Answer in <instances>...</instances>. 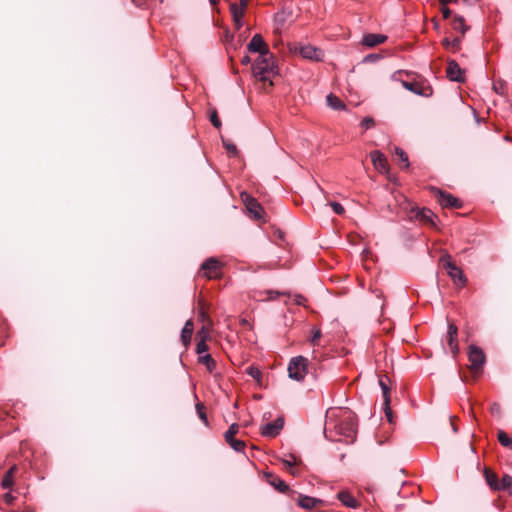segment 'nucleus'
Here are the masks:
<instances>
[{
	"mask_svg": "<svg viewBox=\"0 0 512 512\" xmlns=\"http://www.w3.org/2000/svg\"><path fill=\"white\" fill-rule=\"evenodd\" d=\"M334 430L339 436L345 439H353L356 435V422L352 411L349 409H331L326 414L325 436L327 431Z\"/></svg>",
	"mask_w": 512,
	"mask_h": 512,
	"instance_id": "1",
	"label": "nucleus"
},
{
	"mask_svg": "<svg viewBox=\"0 0 512 512\" xmlns=\"http://www.w3.org/2000/svg\"><path fill=\"white\" fill-rule=\"evenodd\" d=\"M254 77L261 82H269L272 86L271 77L278 74L274 55L271 52H264L259 55L252 66Z\"/></svg>",
	"mask_w": 512,
	"mask_h": 512,
	"instance_id": "2",
	"label": "nucleus"
},
{
	"mask_svg": "<svg viewBox=\"0 0 512 512\" xmlns=\"http://www.w3.org/2000/svg\"><path fill=\"white\" fill-rule=\"evenodd\" d=\"M440 261H441L443 267L447 270V273L450 276V278L453 280V282L456 285L463 287L466 284L467 279H466L463 271L459 267H457L455 265V263L451 260L450 255L445 254V255L441 256Z\"/></svg>",
	"mask_w": 512,
	"mask_h": 512,
	"instance_id": "3",
	"label": "nucleus"
},
{
	"mask_svg": "<svg viewBox=\"0 0 512 512\" xmlns=\"http://www.w3.org/2000/svg\"><path fill=\"white\" fill-rule=\"evenodd\" d=\"M308 359L303 356L293 357L288 365V375L291 379L302 381L307 374Z\"/></svg>",
	"mask_w": 512,
	"mask_h": 512,
	"instance_id": "4",
	"label": "nucleus"
},
{
	"mask_svg": "<svg viewBox=\"0 0 512 512\" xmlns=\"http://www.w3.org/2000/svg\"><path fill=\"white\" fill-rule=\"evenodd\" d=\"M468 358L471 363L470 369L473 372H478L482 369L486 361L485 353L481 348L476 345H470L468 351Z\"/></svg>",
	"mask_w": 512,
	"mask_h": 512,
	"instance_id": "5",
	"label": "nucleus"
},
{
	"mask_svg": "<svg viewBox=\"0 0 512 512\" xmlns=\"http://www.w3.org/2000/svg\"><path fill=\"white\" fill-rule=\"evenodd\" d=\"M433 191L442 207L460 208L462 206L461 201L453 195L438 188H434Z\"/></svg>",
	"mask_w": 512,
	"mask_h": 512,
	"instance_id": "6",
	"label": "nucleus"
},
{
	"mask_svg": "<svg viewBox=\"0 0 512 512\" xmlns=\"http://www.w3.org/2000/svg\"><path fill=\"white\" fill-rule=\"evenodd\" d=\"M241 198L249 213H251L255 219H261L263 215V208L258 201L246 192L241 193Z\"/></svg>",
	"mask_w": 512,
	"mask_h": 512,
	"instance_id": "7",
	"label": "nucleus"
},
{
	"mask_svg": "<svg viewBox=\"0 0 512 512\" xmlns=\"http://www.w3.org/2000/svg\"><path fill=\"white\" fill-rule=\"evenodd\" d=\"M401 83H402V86L406 90H408L416 95L423 96V97H430L433 94V90L430 86H423L419 82L402 81Z\"/></svg>",
	"mask_w": 512,
	"mask_h": 512,
	"instance_id": "8",
	"label": "nucleus"
},
{
	"mask_svg": "<svg viewBox=\"0 0 512 512\" xmlns=\"http://www.w3.org/2000/svg\"><path fill=\"white\" fill-rule=\"evenodd\" d=\"M299 53L303 58L314 61H321L324 57L321 49L310 44L300 46Z\"/></svg>",
	"mask_w": 512,
	"mask_h": 512,
	"instance_id": "9",
	"label": "nucleus"
},
{
	"mask_svg": "<svg viewBox=\"0 0 512 512\" xmlns=\"http://www.w3.org/2000/svg\"><path fill=\"white\" fill-rule=\"evenodd\" d=\"M221 264L216 258L207 259L202 265L201 269L204 272V275L208 278L217 277L220 272Z\"/></svg>",
	"mask_w": 512,
	"mask_h": 512,
	"instance_id": "10",
	"label": "nucleus"
},
{
	"mask_svg": "<svg viewBox=\"0 0 512 512\" xmlns=\"http://www.w3.org/2000/svg\"><path fill=\"white\" fill-rule=\"evenodd\" d=\"M284 426V421L282 418H277L273 422L265 424L261 428V434L265 437H275L279 434Z\"/></svg>",
	"mask_w": 512,
	"mask_h": 512,
	"instance_id": "11",
	"label": "nucleus"
},
{
	"mask_svg": "<svg viewBox=\"0 0 512 512\" xmlns=\"http://www.w3.org/2000/svg\"><path fill=\"white\" fill-rule=\"evenodd\" d=\"M435 217V214L430 209H418V208H411V215L410 218H415L416 220H419L425 224H431L434 225L433 218Z\"/></svg>",
	"mask_w": 512,
	"mask_h": 512,
	"instance_id": "12",
	"label": "nucleus"
},
{
	"mask_svg": "<svg viewBox=\"0 0 512 512\" xmlns=\"http://www.w3.org/2000/svg\"><path fill=\"white\" fill-rule=\"evenodd\" d=\"M247 49L252 53H259L262 55L264 52H270L267 44L264 42L260 34H255L249 42Z\"/></svg>",
	"mask_w": 512,
	"mask_h": 512,
	"instance_id": "13",
	"label": "nucleus"
},
{
	"mask_svg": "<svg viewBox=\"0 0 512 512\" xmlns=\"http://www.w3.org/2000/svg\"><path fill=\"white\" fill-rule=\"evenodd\" d=\"M457 326L453 323L448 324V331L446 336V342L450 351L456 355L459 352V346L457 342Z\"/></svg>",
	"mask_w": 512,
	"mask_h": 512,
	"instance_id": "14",
	"label": "nucleus"
},
{
	"mask_svg": "<svg viewBox=\"0 0 512 512\" xmlns=\"http://www.w3.org/2000/svg\"><path fill=\"white\" fill-rule=\"evenodd\" d=\"M447 77L454 82H464L462 69L455 60H450L447 66Z\"/></svg>",
	"mask_w": 512,
	"mask_h": 512,
	"instance_id": "15",
	"label": "nucleus"
},
{
	"mask_svg": "<svg viewBox=\"0 0 512 512\" xmlns=\"http://www.w3.org/2000/svg\"><path fill=\"white\" fill-rule=\"evenodd\" d=\"M371 161L375 167L380 172H386L388 170V163L385 156L380 151H372L370 153Z\"/></svg>",
	"mask_w": 512,
	"mask_h": 512,
	"instance_id": "16",
	"label": "nucleus"
},
{
	"mask_svg": "<svg viewBox=\"0 0 512 512\" xmlns=\"http://www.w3.org/2000/svg\"><path fill=\"white\" fill-rule=\"evenodd\" d=\"M337 499L346 507L356 509L360 506V502L354 498L347 490H342L337 494Z\"/></svg>",
	"mask_w": 512,
	"mask_h": 512,
	"instance_id": "17",
	"label": "nucleus"
},
{
	"mask_svg": "<svg viewBox=\"0 0 512 512\" xmlns=\"http://www.w3.org/2000/svg\"><path fill=\"white\" fill-rule=\"evenodd\" d=\"M379 385L382 389V394H383V400H384V411H385V414L388 418V420L391 422L392 421V411L390 409V389L388 387V385L384 382V380L382 378L379 379Z\"/></svg>",
	"mask_w": 512,
	"mask_h": 512,
	"instance_id": "18",
	"label": "nucleus"
},
{
	"mask_svg": "<svg viewBox=\"0 0 512 512\" xmlns=\"http://www.w3.org/2000/svg\"><path fill=\"white\" fill-rule=\"evenodd\" d=\"M321 503L322 500L307 495H300L298 498V505L307 510L313 509Z\"/></svg>",
	"mask_w": 512,
	"mask_h": 512,
	"instance_id": "19",
	"label": "nucleus"
},
{
	"mask_svg": "<svg viewBox=\"0 0 512 512\" xmlns=\"http://www.w3.org/2000/svg\"><path fill=\"white\" fill-rule=\"evenodd\" d=\"M267 482L272 485L275 489H277L279 492L285 493L289 490L288 485L281 480L280 478L274 476L271 473L266 474Z\"/></svg>",
	"mask_w": 512,
	"mask_h": 512,
	"instance_id": "20",
	"label": "nucleus"
},
{
	"mask_svg": "<svg viewBox=\"0 0 512 512\" xmlns=\"http://www.w3.org/2000/svg\"><path fill=\"white\" fill-rule=\"evenodd\" d=\"M386 36L382 34H367L363 38V44L368 47H374L378 44L383 43L386 40Z\"/></svg>",
	"mask_w": 512,
	"mask_h": 512,
	"instance_id": "21",
	"label": "nucleus"
},
{
	"mask_svg": "<svg viewBox=\"0 0 512 512\" xmlns=\"http://www.w3.org/2000/svg\"><path fill=\"white\" fill-rule=\"evenodd\" d=\"M192 333H193V321L191 319H189L185 323V325L181 331V340L184 345H187L190 342Z\"/></svg>",
	"mask_w": 512,
	"mask_h": 512,
	"instance_id": "22",
	"label": "nucleus"
},
{
	"mask_svg": "<svg viewBox=\"0 0 512 512\" xmlns=\"http://www.w3.org/2000/svg\"><path fill=\"white\" fill-rule=\"evenodd\" d=\"M484 475H485V479L487 481V484L493 490H500L499 480H498L497 475L495 473L491 472L488 469H485Z\"/></svg>",
	"mask_w": 512,
	"mask_h": 512,
	"instance_id": "23",
	"label": "nucleus"
},
{
	"mask_svg": "<svg viewBox=\"0 0 512 512\" xmlns=\"http://www.w3.org/2000/svg\"><path fill=\"white\" fill-rule=\"evenodd\" d=\"M452 27L454 30L459 31L462 34H465V32L468 30V26H466L464 18L459 15L454 16Z\"/></svg>",
	"mask_w": 512,
	"mask_h": 512,
	"instance_id": "24",
	"label": "nucleus"
},
{
	"mask_svg": "<svg viewBox=\"0 0 512 512\" xmlns=\"http://www.w3.org/2000/svg\"><path fill=\"white\" fill-rule=\"evenodd\" d=\"M17 470V467L14 465L12 466L5 474L4 478L2 479L1 485L4 489H9L13 485V474Z\"/></svg>",
	"mask_w": 512,
	"mask_h": 512,
	"instance_id": "25",
	"label": "nucleus"
},
{
	"mask_svg": "<svg viewBox=\"0 0 512 512\" xmlns=\"http://www.w3.org/2000/svg\"><path fill=\"white\" fill-rule=\"evenodd\" d=\"M327 104L334 110H341L345 108V104L333 94H329L326 98Z\"/></svg>",
	"mask_w": 512,
	"mask_h": 512,
	"instance_id": "26",
	"label": "nucleus"
},
{
	"mask_svg": "<svg viewBox=\"0 0 512 512\" xmlns=\"http://www.w3.org/2000/svg\"><path fill=\"white\" fill-rule=\"evenodd\" d=\"M199 362L204 364L209 372H213L216 368V362L210 354L199 356Z\"/></svg>",
	"mask_w": 512,
	"mask_h": 512,
	"instance_id": "27",
	"label": "nucleus"
},
{
	"mask_svg": "<svg viewBox=\"0 0 512 512\" xmlns=\"http://www.w3.org/2000/svg\"><path fill=\"white\" fill-rule=\"evenodd\" d=\"M200 334H202V337L196 346V352L198 354H202L208 351V345L206 344L207 332L205 331L204 327L201 329Z\"/></svg>",
	"mask_w": 512,
	"mask_h": 512,
	"instance_id": "28",
	"label": "nucleus"
},
{
	"mask_svg": "<svg viewBox=\"0 0 512 512\" xmlns=\"http://www.w3.org/2000/svg\"><path fill=\"white\" fill-rule=\"evenodd\" d=\"M229 9H230L232 18H244L246 9H244L242 7H238L237 3H230Z\"/></svg>",
	"mask_w": 512,
	"mask_h": 512,
	"instance_id": "29",
	"label": "nucleus"
},
{
	"mask_svg": "<svg viewBox=\"0 0 512 512\" xmlns=\"http://www.w3.org/2000/svg\"><path fill=\"white\" fill-rule=\"evenodd\" d=\"M499 485L500 490H505L512 494V476L504 475L501 481H499Z\"/></svg>",
	"mask_w": 512,
	"mask_h": 512,
	"instance_id": "30",
	"label": "nucleus"
},
{
	"mask_svg": "<svg viewBox=\"0 0 512 512\" xmlns=\"http://www.w3.org/2000/svg\"><path fill=\"white\" fill-rule=\"evenodd\" d=\"M238 431L239 425L236 423L231 424L229 429L224 434L225 440L229 442L235 439L234 436L238 433Z\"/></svg>",
	"mask_w": 512,
	"mask_h": 512,
	"instance_id": "31",
	"label": "nucleus"
},
{
	"mask_svg": "<svg viewBox=\"0 0 512 512\" xmlns=\"http://www.w3.org/2000/svg\"><path fill=\"white\" fill-rule=\"evenodd\" d=\"M395 154L399 157V160L404 164V168L409 167L408 155L399 147L395 148Z\"/></svg>",
	"mask_w": 512,
	"mask_h": 512,
	"instance_id": "32",
	"label": "nucleus"
},
{
	"mask_svg": "<svg viewBox=\"0 0 512 512\" xmlns=\"http://www.w3.org/2000/svg\"><path fill=\"white\" fill-rule=\"evenodd\" d=\"M227 443L230 445V447H231L233 450H235V451H237V452H241V451H243V450H244V448H245V442H244V441H242V440L233 439L232 441H229V442H227Z\"/></svg>",
	"mask_w": 512,
	"mask_h": 512,
	"instance_id": "33",
	"label": "nucleus"
},
{
	"mask_svg": "<svg viewBox=\"0 0 512 512\" xmlns=\"http://www.w3.org/2000/svg\"><path fill=\"white\" fill-rule=\"evenodd\" d=\"M222 142H223V146L225 147V149L227 150V152L230 155L237 156L238 150H237L236 145H234L233 143H231L230 141L225 140V139H223Z\"/></svg>",
	"mask_w": 512,
	"mask_h": 512,
	"instance_id": "34",
	"label": "nucleus"
},
{
	"mask_svg": "<svg viewBox=\"0 0 512 512\" xmlns=\"http://www.w3.org/2000/svg\"><path fill=\"white\" fill-rule=\"evenodd\" d=\"M498 440L505 447H509L512 444V439L504 431H499Z\"/></svg>",
	"mask_w": 512,
	"mask_h": 512,
	"instance_id": "35",
	"label": "nucleus"
},
{
	"mask_svg": "<svg viewBox=\"0 0 512 512\" xmlns=\"http://www.w3.org/2000/svg\"><path fill=\"white\" fill-rule=\"evenodd\" d=\"M460 42H461L460 38H454L453 40H450L449 38H445V39H443L442 44L445 48H450V47L457 48V47H459Z\"/></svg>",
	"mask_w": 512,
	"mask_h": 512,
	"instance_id": "36",
	"label": "nucleus"
},
{
	"mask_svg": "<svg viewBox=\"0 0 512 512\" xmlns=\"http://www.w3.org/2000/svg\"><path fill=\"white\" fill-rule=\"evenodd\" d=\"M246 372L252 378L259 380L261 378V371L256 366H249Z\"/></svg>",
	"mask_w": 512,
	"mask_h": 512,
	"instance_id": "37",
	"label": "nucleus"
},
{
	"mask_svg": "<svg viewBox=\"0 0 512 512\" xmlns=\"http://www.w3.org/2000/svg\"><path fill=\"white\" fill-rule=\"evenodd\" d=\"M196 409H197V413H198V416L199 418L203 421V423L205 425H208V419H207V415L206 413L204 412V407L202 404L198 403L196 405Z\"/></svg>",
	"mask_w": 512,
	"mask_h": 512,
	"instance_id": "38",
	"label": "nucleus"
},
{
	"mask_svg": "<svg viewBox=\"0 0 512 512\" xmlns=\"http://www.w3.org/2000/svg\"><path fill=\"white\" fill-rule=\"evenodd\" d=\"M210 121H211V123L213 124V126L215 128H220L221 127V121L218 118L216 110H213L211 112V114H210Z\"/></svg>",
	"mask_w": 512,
	"mask_h": 512,
	"instance_id": "39",
	"label": "nucleus"
},
{
	"mask_svg": "<svg viewBox=\"0 0 512 512\" xmlns=\"http://www.w3.org/2000/svg\"><path fill=\"white\" fill-rule=\"evenodd\" d=\"M320 337H321L320 329L315 328V327L312 328V337L310 340L311 344L315 346L317 344V341L320 339Z\"/></svg>",
	"mask_w": 512,
	"mask_h": 512,
	"instance_id": "40",
	"label": "nucleus"
},
{
	"mask_svg": "<svg viewBox=\"0 0 512 512\" xmlns=\"http://www.w3.org/2000/svg\"><path fill=\"white\" fill-rule=\"evenodd\" d=\"M330 206L332 207L333 211L338 215L343 214L345 211L344 207L338 202H331Z\"/></svg>",
	"mask_w": 512,
	"mask_h": 512,
	"instance_id": "41",
	"label": "nucleus"
},
{
	"mask_svg": "<svg viewBox=\"0 0 512 512\" xmlns=\"http://www.w3.org/2000/svg\"><path fill=\"white\" fill-rule=\"evenodd\" d=\"M374 125V120L371 117H365L361 121V126L365 129H369Z\"/></svg>",
	"mask_w": 512,
	"mask_h": 512,
	"instance_id": "42",
	"label": "nucleus"
},
{
	"mask_svg": "<svg viewBox=\"0 0 512 512\" xmlns=\"http://www.w3.org/2000/svg\"><path fill=\"white\" fill-rule=\"evenodd\" d=\"M290 457H291L290 460H288V459L283 460V463L286 468H292L296 464L295 457L293 455H290Z\"/></svg>",
	"mask_w": 512,
	"mask_h": 512,
	"instance_id": "43",
	"label": "nucleus"
},
{
	"mask_svg": "<svg viewBox=\"0 0 512 512\" xmlns=\"http://www.w3.org/2000/svg\"><path fill=\"white\" fill-rule=\"evenodd\" d=\"M232 19H233L234 27L237 30H240L244 26L243 18H232Z\"/></svg>",
	"mask_w": 512,
	"mask_h": 512,
	"instance_id": "44",
	"label": "nucleus"
},
{
	"mask_svg": "<svg viewBox=\"0 0 512 512\" xmlns=\"http://www.w3.org/2000/svg\"><path fill=\"white\" fill-rule=\"evenodd\" d=\"M490 411L494 415H500L501 413V407L498 403H493L490 407Z\"/></svg>",
	"mask_w": 512,
	"mask_h": 512,
	"instance_id": "45",
	"label": "nucleus"
},
{
	"mask_svg": "<svg viewBox=\"0 0 512 512\" xmlns=\"http://www.w3.org/2000/svg\"><path fill=\"white\" fill-rule=\"evenodd\" d=\"M285 20H286V16H285L284 11L276 14V16H275L276 22H278L279 24H283L285 22Z\"/></svg>",
	"mask_w": 512,
	"mask_h": 512,
	"instance_id": "46",
	"label": "nucleus"
},
{
	"mask_svg": "<svg viewBox=\"0 0 512 512\" xmlns=\"http://www.w3.org/2000/svg\"><path fill=\"white\" fill-rule=\"evenodd\" d=\"M452 12L449 8L443 7L442 8V15L445 19H448L451 16Z\"/></svg>",
	"mask_w": 512,
	"mask_h": 512,
	"instance_id": "47",
	"label": "nucleus"
},
{
	"mask_svg": "<svg viewBox=\"0 0 512 512\" xmlns=\"http://www.w3.org/2000/svg\"><path fill=\"white\" fill-rule=\"evenodd\" d=\"M248 0H239L238 7H242L244 9H247Z\"/></svg>",
	"mask_w": 512,
	"mask_h": 512,
	"instance_id": "48",
	"label": "nucleus"
},
{
	"mask_svg": "<svg viewBox=\"0 0 512 512\" xmlns=\"http://www.w3.org/2000/svg\"><path fill=\"white\" fill-rule=\"evenodd\" d=\"M242 63L245 64V65L250 63V57L249 56H244L242 58Z\"/></svg>",
	"mask_w": 512,
	"mask_h": 512,
	"instance_id": "49",
	"label": "nucleus"
},
{
	"mask_svg": "<svg viewBox=\"0 0 512 512\" xmlns=\"http://www.w3.org/2000/svg\"><path fill=\"white\" fill-rule=\"evenodd\" d=\"M303 300H304V297H302V296H298V297H297V299H296V302H297V304H299V305H300V304H302V301H303Z\"/></svg>",
	"mask_w": 512,
	"mask_h": 512,
	"instance_id": "50",
	"label": "nucleus"
},
{
	"mask_svg": "<svg viewBox=\"0 0 512 512\" xmlns=\"http://www.w3.org/2000/svg\"><path fill=\"white\" fill-rule=\"evenodd\" d=\"M212 6H215L218 3V0H209Z\"/></svg>",
	"mask_w": 512,
	"mask_h": 512,
	"instance_id": "51",
	"label": "nucleus"
},
{
	"mask_svg": "<svg viewBox=\"0 0 512 512\" xmlns=\"http://www.w3.org/2000/svg\"><path fill=\"white\" fill-rule=\"evenodd\" d=\"M132 2L137 5V6H140L141 5V2L140 0H132Z\"/></svg>",
	"mask_w": 512,
	"mask_h": 512,
	"instance_id": "52",
	"label": "nucleus"
},
{
	"mask_svg": "<svg viewBox=\"0 0 512 512\" xmlns=\"http://www.w3.org/2000/svg\"><path fill=\"white\" fill-rule=\"evenodd\" d=\"M5 497H6V500H7V501H10V500L12 499V497L10 496V494H7Z\"/></svg>",
	"mask_w": 512,
	"mask_h": 512,
	"instance_id": "53",
	"label": "nucleus"
},
{
	"mask_svg": "<svg viewBox=\"0 0 512 512\" xmlns=\"http://www.w3.org/2000/svg\"><path fill=\"white\" fill-rule=\"evenodd\" d=\"M269 293H270L271 295H272V294L278 295V293H277V292H273V291H270Z\"/></svg>",
	"mask_w": 512,
	"mask_h": 512,
	"instance_id": "54",
	"label": "nucleus"
},
{
	"mask_svg": "<svg viewBox=\"0 0 512 512\" xmlns=\"http://www.w3.org/2000/svg\"><path fill=\"white\" fill-rule=\"evenodd\" d=\"M457 2H458V0H452V1H450V3H457Z\"/></svg>",
	"mask_w": 512,
	"mask_h": 512,
	"instance_id": "55",
	"label": "nucleus"
}]
</instances>
